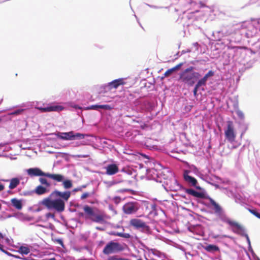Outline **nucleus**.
I'll list each match as a JSON object with an SVG mask.
<instances>
[{
    "instance_id": "1",
    "label": "nucleus",
    "mask_w": 260,
    "mask_h": 260,
    "mask_svg": "<svg viewBox=\"0 0 260 260\" xmlns=\"http://www.w3.org/2000/svg\"><path fill=\"white\" fill-rule=\"evenodd\" d=\"M83 213L79 214L80 216H82L86 219L99 223H104L106 220L109 218L104 212L99 209L90 207L88 205H85L83 207Z\"/></svg>"
},
{
    "instance_id": "2",
    "label": "nucleus",
    "mask_w": 260,
    "mask_h": 260,
    "mask_svg": "<svg viewBox=\"0 0 260 260\" xmlns=\"http://www.w3.org/2000/svg\"><path fill=\"white\" fill-rule=\"evenodd\" d=\"M53 199L50 200V208H52L58 212H62L65 209L64 201H67L71 196L70 191L61 192L57 190L52 191L50 194Z\"/></svg>"
},
{
    "instance_id": "3",
    "label": "nucleus",
    "mask_w": 260,
    "mask_h": 260,
    "mask_svg": "<svg viewBox=\"0 0 260 260\" xmlns=\"http://www.w3.org/2000/svg\"><path fill=\"white\" fill-rule=\"evenodd\" d=\"M193 69V67L186 69L180 73L179 80L185 84L192 86L200 77V74L198 72H194Z\"/></svg>"
},
{
    "instance_id": "4",
    "label": "nucleus",
    "mask_w": 260,
    "mask_h": 260,
    "mask_svg": "<svg viewBox=\"0 0 260 260\" xmlns=\"http://www.w3.org/2000/svg\"><path fill=\"white\" fill-rule=\"evenodd\" d=\"M124 250V247L120 243L111 241L104 247L103 252L106 255L113 253L121 251Z\"/></svg>"
},
{
    "instance_id": "5",
    "label": "nucleus",
    "mask_w": 260,
    "mask_h": 260,
    "mask_svg": "<svg viewBox=\"0 0 260 260\" xmlns=\"http://www.w3.org/2000/svg\"><path fill=\"white\" fill-rule=\"evenodd\" d=\"M224 135L226 139L229 142L232 143L235 141L236 133L232 121L229 120L226 122V128L224 131Z\"/></svg>"
},
{
    "instance_id": "6",
    "label": "nucleus",
    "mask_w": 260,
    "mask_h": 260,
    "mask_svg": "<svg viewBox=\"0 0 260 260\" xmlns=\"http://www.w3.org/2000/svg\"><path fill=\"white\" fill-rule=\"evenodd\" d=\"M130 225L136 229H142L143 232L149 233L150 231L149 226L145 222L138 218H133L129 221Z\"/></svg>"
},
{
    "instance_id": "7",
    "label": "nucleus",
    "mask_w": 260,
    "mask_h": 260,
    "mask_svg": "<svg viewBox=\"0 0 260 260\" xmlns=\"http://www.w3.org/2000/svg\"><path fill=\"white\" fill-rule=\"evenodd\" d=\"M139 209V205L136 202H128L122 207L123 211L126 214H134L137 212Z\"/></svg>"
},
{
    "instance_id": "8",
    "label": "nucleus",
    "mask_w": 260,
    "mask_h": 260,
    "mask_svg": "<svg viewBox=\"0 0 260 260\" xmlns=\"http://www.w3.org/2000/svg\"><path fill=\"white\" fill-rule=\"evenodd\" d=\"M26 173L30 177L37 176H46L49 177V173H44L38 168H29L26 170Z\"/></svg>"
},
{
    "instance_id": "9",
    "label": "nucleus",
    "mask_w": 260,
    "mask_h": 260,
    "mask_svg": "<svg viewBox=\"0 0 260 260\" xmlns=\"http://www.w3.org/2000/svg\"><path fill=\"white\" fill-rule=\"evenodd\" d=\"M104 169L106 170V174L109 176L114 175L119 172L118 166L115 164H109Z\"/></svg>"
},
{
    "instance_id": "10",
    "label": "nucleus",
    "mask_w": 260,
    "mask_h": 260,
    "mask_svg": "<svg viewBox=\"0 0 260 260\" xmlns=\"http://www.w3.org/2000/svg\"><path fill=\"white\" fill-rule=\"evenodd\" d=\"M226 222L231 226L235 228V230L234 231V232L239 234H243L244 233V228L238 222L230 219L227 220Z\"/></svg>"
},
{
    "instance_id": "11",
    "label": "nucleus",
    "mask_w": 260,
    "mask_h": 260,
    "mask_svg": "<svg viewBox=\"0 0 260 260\" xmlns=\"http://www.w3.org/2000/svg\"><path fill=\"white\" fill-rule=\"evenodd\" d=\"M58 138L65 140H72L73 131L68 133H58L56 134Z\"/></svg>"
},
{
    "instance_id": "12",
    "label": "nucleus",
    "mask_w": 260,
    "mask_h": 260,
    "mask_svg": "<svg viewBox=\"0 0 260 260\" xmlns=\"http://www.w3.org/2000/svg\"><path fill=\"white\" fill-rule=\"evenodd\" d=\"M125 83L123 79L119 78L110 82L109 83V86L110 87V88H117L119 86L124 85Z\"/></svg>"
},
{
    "instance_id": "13",
    "label": "nucleus",
    "mask_w": 260,
    "mask_h": 260,
    "mask_svg": "<svg viewBox=\"0 0 260 260\" xmlns=\"http://www.w3.org/2000/svg\"><path fill=\"white\" fill-rule=\"evenodd\" d=\"M64 176L59 174H50V179H51L53 182H54V184H55V182H61L64 180Z\"/></svg>"
},
{
    "instance_id": "14",
    "label": "nucleus",
    "mask_w": 260,
    "mask_h": 260,
    "mask_svg": "<svg viewBox=\"0 0 260 260\" xmlns=\"http://www.w3.org/2000/svg\"><path fill=\"white\" fill-rule=\"evenodd\" d=\"M188 172L185 171L184 173V180L190 183L192 186H196L197 183V180L194 177L188 175Z\"/></svg>"
},
{
    "instance_id": "15",
    "label": "nucleus",
    "mask_w": 260,
    "mask_h": 260,
    "mask_svg": "<svg viewBox=\"0 0 260 260\" xmlns=\"http://www.w3.org/2000/svg\"><path fill=\"white\" fill-rule=\"evenodd\" d=\"M185 192L197 198H203L204 197V194L203 193L198 192L192 189H186Z\"/></svg>"
},
{
    "instance_id": "16",
    "label": "nucleus",
    "mask_w": 260,
    "mask_h": 260,
    "mask_svg": "<svg viewBox=\"0 0 260 260\" xmlns=\"http://www.w3.org/2000/svg\"><path fill=\"white\" fill-rule=\"evenodd\" d=\"M183 65V63H180L174 67L168 70L164 74L165 77L170 76L174 72L179 70Z\"/></svg>"
},
{
    "instance_id": "17",
    "label": "nucleus",
    "mask_w": 260,
    "mask_h": 260,
    "mask_svg": "<svg viewBox=\"0 0 260 260\" xmlns=\"http://www.w3.org/2000/svg\"><path fill=\"white\" fill-rule=\"evenodd\" d=\"M20 179L18 178H13L10 180V184L9 188L10 189H13L17 187V186L20 184Z\"/></svg>"
},
{
    "instance_id": "18",
    "label": "nucleus",
    "mask_w": 260,
    "mask_h": 260,
    "mask_svg": "<svg viewBox=\"0 0 260 260\" xmlns=\"http://www.w3.org/2000/svg\"><path fill=\"white\" fill-rule=\"evenodd\" d=\"M203 248L205 250L209 252L219 251V248L215 245L209 244L206 246H204Z\"/></svg>"
},
{
    "instance_id": "19",
    "label": "nucleus",
    "mask_w": 260,
    "mask_h": 260,
    "mask_svg": "<svg viewBox=\"0 0 260 260\" xmlns=\"http://www.w3.org/2000/svg\"><path fill=\"white\" fill-rule=\"evenodd\" d=\"M44 208L49 209V197L45 198L39 203V207L38 210L40 211Z\"/></svg>"
},
{
    "instance_id": "20",
    "label": "nucleus",
    "mask_w": 260,
    "mask_h": 260,
    "mask_svg": "<svg viewBox=\"0 0 260 260\" xmlns=\"http://www.w3.org/2000/svg\"><path fill=\"white\" fill-rule=\"evenodd\" d=\"M209 201L211 204L214 206L215 212L216 213L220 214L222 212V208L212 198H209Z\"/></svg>"
},
{
    "instance_id": "21",
    "label": "nucleus",
    "mask_w": 260,
    "mask_h": 260,
    "mask_svg": "<svg viewBox=\"0 0 260 260\" xmlns=\"http://www.w3.org/2000/svg\"><path fill=\"white\" fill-rule=\"evenodd\" d=\"M12 205L16 209L18 210H21L22 208V202L20 200H19L16 198H13L11 200Z\"/></svg>"
},
{
    "instance_id": "22",
    "label": "nucleus",
    "mask_w": 260,
    "mask_h": 260,
    "mask_svg": "<svg viewBox=\"0 0 260 260\" xmlns=\"http://www.w3.org/2000/svg\"><path fill=\"white\" fill-rule=\"evenodd\" d=\"M47 191V189L45 187L39 185L37 186L35 189V192L38 194H42L45 193Z\"/></svg>"
},
{
    "instance_id": "23",
    "label": "nucleus",
    "mask_w": 260,
    "mask_h": 260,
    "mask_svg": "<svg viewBox=\"0 0 260 260\" xmlns=\"http://www.w3.org/2000/svg\"><path fill=\"white\" fill-rule=\"evenodd\" d=\"M18 252L21 254H27L30 252V249L27 247L20 246L18 249Z\"/></svg>"
},
{
    "instance_id": "24",
    "label": "nucleus",
    "mask_w": 260,
    "mask_h": 260,
    "mask_svg": "<svg viewBox=\"0 0 260 260\" xmlns=\"http://www.w3.org/2000/svg\"><path fill=\"white\" fill-rule=\"evenodd\" d=\"M64 108L61 106H50V111L59 112L63 110Z\"/></svg>"
},
{
    "instance_id": "25",
    "label": "nucleus",
    "mask_w": 260,
    "mask_h": 260,
    "mask_svg": "<svg viewBox=\"0 0 260 260\" xmlns=\"http://www.w3.org/2000/svg\"><path fill=\"white\" fill-rule=\"evenodd\" d=\"M62 185L63 186V187L66 189H69L72 187L73 184L71 180H63Z\"/></svg>"
},
{
    "instance_id": "26",
    "label": "nucleus",
    "mask_w": 260,
    "mask_h": 260,
    "mask_svg": "<svg viewBox=\"0 0 260 260\" xmlns=\"http://www.w3.org/2000/svg\"><path fill=\"white\" fill-rule=\"evenodd\" d=\"M85 138V135L80 134V133H76L74 134V133L73 132V137H72V140H75V139H83Z\"/></svg>"
},
{
    "instance_id": "27",
    "label": "nucleus",
    "mask_w": 260,
    "mask_h": 260,
    "mask_svg": "<svg viewBox=\"0 0 260 260\" xmlns=\"http://www.w3.org/2000/svg\"><path fill=\"white\" fill-rule=\"evenodd\" d=\"M116 235L127 239L131 237V235L129 233H117Z\"/></svg>"
},
{
    "instance_id": "28",
    "label": "nucleus",
    "mask_w": 260,
    "mask_h": 260,
    "mask_svg": "<svg viewBox=\"0 0 260 260\" xmlns=\"http://www.w3.org/2000/svg\"><path fill=\"white\" fill-rule=\"evenodd\" d=\"M248 210L250 213L260 219V213H258L256 210L250 209H248Z\"/></svg>"
},
{
    "instance_id": "29",
    "label": "nucleus",
    "mask_w": 260,
    "mask_h": 260,
    "mask_svg": "<svg viewBox=\"0 0 260 260\" xmlns=\"http://www.w3.org/2000/svg\"><path fill=\"white\" fill-rule=\"evenodd\" d=\"M24 111L23 109H18L9 114L11 115H18L21 114Z\"/></svg>"
},
{
    "instance_id": "30",
    "label": "nucleus",
    "mask_w": 260,
    "mask_h": 260,
    "mask_svg": "<svg viewBox=\"0 0 260 260\" xmlns=\"http://www.w3.org/2000/svg\"><path fill=\"white\" fill-rule=\"evenodd\" d=\"M100 109H103L107 110H111L113 108L109 105H99Z\"/></svg>"
},
{
    "instance_id": "31",
    "label": "nucleus",
    "mask_w": 260,
    "mask_h": 260,
    "mask_svg": "<svg viewBox=\"0 0 260 260\" xmlns=\"http://www.w3.org/2000/svg\"><path fill=\"white\" fill-rule=\"evenodd\" d=\"M206 84V82H205L202 79H201L198 81V82H197V83L196 84V85L197 86V87L200 88V87H201L202 85H205Z\"/></svg>"
},
{
    "instance_id": "32",
    "label": "nucleus",
    "mask_w": 260,
    "mask_h": 260,
    "mask_svg": "<svg viewBox=\"0 0 260 260\" xmlns=\"http://www.w3.org/2000/svg\"><path fill=\"white\" fill-rule=\"evenodd\" d=\"M93 192H92V193H90L89 192H84L81 195V199L82 200H84V199L89 197L90 195L93 194Z\"/></svg>"
},
{
    "instance_id": "33",
    "label": "nucleus",
    "mask_w": 260,
    "mask_h": 260,
    "mask_svg": "<svg viewBox=\"0 0 260 260\" xmlns=\"http://www.w3.org/2000/svg\"><path fill=\"white\" fill-rule=\"evenodd\" d=\"M37 108L39 110H40L41 112H48L49 111V107H46L45 108H43L42 107H37Z\"/></svg>"
},
{
    "instance_id": "34",
    "label": "nucleus",
    "mask_w": 260,
    "mask_h": 260,
    "mask_svg": "<svg viewBox=\"0 0 260 260\" xmlns=\"http://www.w3.org/2000/svg\"><path fill=\"white\" fill-rule=\"evenodd\" d=\"M39 181L42 184H45L46 185H48L49 184L48 183L47 179L45 178L40 177L39 179Z\"/></svg>"
},
{
    "instance_id": "35",
    "label": "nucleus",
    "mask_w": 260,
    "mask_h": 260,
    "mask_svg": "<svg viewBox=\"0 0 260 260\" xmlns=\"http://www.w3.org/2000/svg\"><path fill=\"white\" fill-rule=\"evenodd\" d=\"M100 109L99 105H91L90 107L88 108V109L98 110Z\"/></svg>"
},
{
    "instance_id": "36",
    "label": "nucleus",
    "mask_w": 260,
    "mask_h": 260,
    "mask_svg": "<svg viewBox=\"0 0 260 260\" xmlns=\"http://www.w3.org/2000/svg\"><path fill=\"white\" fill-rule=\"evenodd\" d=\"M214 75V72L212 71H209L205 76H206L208 78L210 77H212Z\"/></svg>"
},
{
    "instance_id": "37",
    "label": "nucleus",
    "mask_w": 260,
    "mask_h": 260,
    "mask_svg": "<svg viewBox=\"0 0 260 260\" xmlns=\"http://www.w3.org/2000/svg\"><path fill=\"white\" fill-rule=\"evenodd\" d=\"M52 240L53 241H54L56 242L57 243L60 244L61 246H63V242H62V241L61 239H55V240H53V239H52Z\"/></svg>"
},
{
    "instance_id": "38",
    "label": "nucleus",
    "mask_w": 260,
    "mask_h": 260,
    "mask_svg": "<svg viewBox=\"0 0 260 260\" xmlns=\"http://www.w3.org/2000/svg\"><path fill=\"white\" fill-rule=\"evenodd\" d=\"M199 88V87H197V86L195 85V87L193 89V95L194 96H196L197 94V92H198V89Z\"/></svg>"
},
{
    "instance_id": "39",
    "label": "nucleus",
    "mask_w": 260,
    "mask_h": 260,
    "mask_svg": "<svg viewBox=\"0 0 260 260\" xmlns=\"http://www.w3.org/2000/svg\"><path fill=\"white\" fill-rule=\"evenodd\" d=\"M0 250L3 252L9 254V253L3 248V245H0Z\"/></svg>"
},
{
    "instance_id": "40",
    "label": "nucleus",
    "mask_w": 260,
    "mask_h": 260,
    "mask_svg": "<svg viewBox=\"0 0 260 260\" xmlns=\"http://www.w3.org/2000/svg\"><path fill=\"white\" fill-rule=\"evenodd\" d=\"M5 188V186L3 184H0V191L3 190Z\"/></svg>"
},
{
    "instance_id": "41",
    "label": "nucleus",
    "mask_w": 260,
    "mask_h": 260,
    "mask_svg": "<svg viewBox=\"0 0 260 260\" xmlns=\"http://www.w3.org/2000/svg\"><path fill=\"white\" fill-rule=\"evenodd\" d=\"M205 82H207V80H208V78L206 76H204V77L203 78H202Z\"/></svg>"
},
{
    "instance_id": "42",
    "label": "nucleus",
    "mask_w": 260,
    "mask_h": 260,
    "mask_svg": "<svg viewBox=\"0 0 260 260\" xmlns=\"http://www.w3.org/2000/svg\"><path fill=\"white\" fill-rule=\"evenodd\" d=\"M128 190V189H123L120 190V191L122 192H123L127 191Z\"/></svg>"
},
{
    "instance_id": "43",
    "label": "nucleus",
    "mask_w": 260,
    "mask_h": 260,
    "mask_svg": "<svg viewBox=\"0 0 260 260\" xmlns=\"http://www.w3.org/2000/svg\"><path fill=\"white\" fill-rule=\"evenodd\" d=\"M4 237L3 235H2V234L0 233V240L4 239Z\"/></svg>"
},
{
    "instance_id": "44",
    "label": "nucleus",
    "mask_w": 260,
    "mask_h": 260,
    "mask_svg": "<svg viewBox=\"0 0 260 260\" xmlns=\"http://www.w3.org/2000/svg\"><path fill=\"white\" fill-rule=\"evenodd\" d=\"M7 192L9 194H13V192L11 190H8Z\"/></svg>"
},
{
    "instance_id": "45",
    "label": "nucleus",
    "mask_w": 260,
    "mask_h": 260,
    "mask_svg": "<svg viewBox=\"0 0 260 260\" xmlns=\"http://www.w3.org/2000/svg\"><path fill=\"white\" fill-rule=\"evenodd\" d=\"M245 236L246 237L247 240L249 242V237H248V235L246 234Z\"/></svg>"
},
{
    "instance_id": "46",
    "label": "nucleus",
    "mask_w": 260,
    "mask_h": 260,
    "mask_svg": "<svg viewBox=\"0 0 260 260\" xmlns=\"http://www.w3.org/2000/svg\"><path fill=\"white\" fill-rule=\"evenodd\" d=\"M238 147V146H233L232 148L234 149Z\"/></svg>"
},
{
    "instance_id": "47",
    "label": "nucleus",
    "mask_w": 260,
    "mask_h": 260,
    "mask_svg": "<svg viewBox=\"0 0 260 260\" xmlns=\"http://www.w3.org/2000/svg\"><path fill=\"white\" fill-rule=\"evenodd\" d=\"M50 260H56V259L55 258H51Z\"/></svg>"
},
{
    "instance_id": "48",
    "label": "nucleus",
    "mask_w": 260,
    "mask_h": 260,
    "mask_svg": "<svg viewBox=\"0 0 260 260\" xmlns=\"http://www.w3.org/2000/svg\"><path fill=\"white\" fill-rule=\"evenodd\" d=\"M243 135V133H242L241 134V136H240L241 138H242V137Z\"/></svg>"
},
{
    "instance_id": "49",
    "label": "nucleus",
    "mask_w": 260,
    "mask_h": 260,
    "mask_svg": "<svg viewBox=\"0 0 260 260\" xmlns=\"http://www.w3.org/2000/svg\"><path fill=\"white\" fill-rule=\"evenodd\" d=\"M46 216H49V213H47V214H46Z\"/></svg>"
},
{
    "instance_id": "50",
    "label": "nucleus",
    "mask_w": 260,
    "mask_h": 260,
    "mask_svg": "<svg viewBox=\"0 0 260 260\" xmlns=\"http://www.w3.org/2000/svg\"><path fill=\"white\" fill-rule=\"evenodd\" d=\"M2 121V118H0V122Z\"/></svg>"
},
{
    "instance_id": "51",
    "label": "nucleus",
    "mask_w": 260,
    "mask_h": 260,
    "mask_svg": "<svg viewBox=\"0 0 260 260\" xmlns=\"http://www.w3.org/2000/svg\"><path fill=\"white\" fill-rule=\"evenodd\" d=\"M138 260H143L142 258H139Z\"/></svg>"
},
{
    "instance_id": "52",
    "label": "nucleus",
    "mask_w": 260,
    "mask_h": 260,
    "mask_svg": "<svg viewBox=\"0 0 260 260\" xmlns=\"http://www.w3.org/2000/svg\"><path fill=\"white\" fill-rule=\"evenodd\" d=\"M15 257H17V258H19V256H16Z\"/></svg>"
}]
</instances>
